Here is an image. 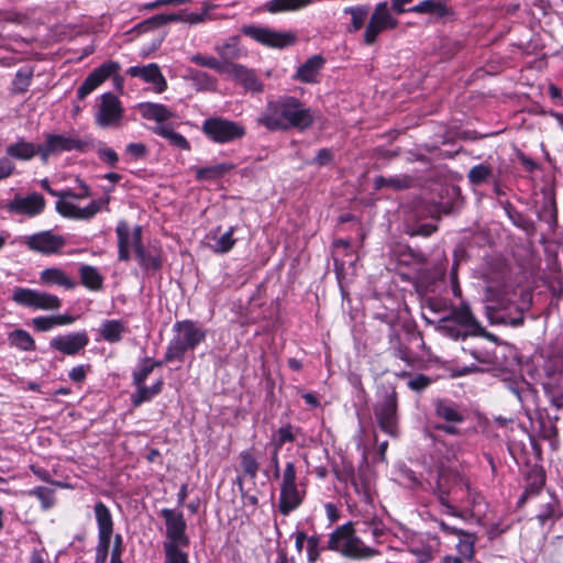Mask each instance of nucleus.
Wrapping results in <instances>:
<instances>
[{
	"instance_id": "obj_1",
	"label": "nucleus",
	"mask_w": 563,
	"mask_h": 563,
	"mask_svg": "<svg viewBox=\"0 0 563 563\" xmlns=\"http://www.w3.org/2000/svg\"><path fill=\"white\" fill-rule=\"evenodd\" d=\"M314 118L310 108L294 96H279L275 100L267 101L264 112L257 119V123L268 131L300 132L312 126Z\"/></svg>"
},
{
	"instance_id": "obj_2",
	"label": "nucleus",
	"mask_w": 563,
	"mask_h": 563,
	"mask_svg": "<svg viewBox=\"0 0 563 563\" xmlns=\"http://www.w3.org/2000/svg\"><path fill=\"white\" fill-rule=\"evenodd\" d=\"M434 494L443 514L465 519L467 481L459 472L441 465Z\"/></svg>"
},
{
	"instance_id": "obj_3",
	"label": "nucleus",
	"mask_w": 563,
	"mask_h": 563,
	"mask_svg": "<svg viewBox=\"0 0 563 563\" xmlns=\"http://www.w3.org/2000/svg\"><path fill=\"white\" fill-rule=\"evenodd\" d=\"M452 207L424 199H415L405 208L404 224L410 236L428 238L438 231V222L442 214H449Z\"/></svg>"
},
{
	"instance_id": "obj_4",
	"label": "nucleus",
	"mask_w": 563,
	"mask_h": 563,
	"mask_svg": "<svg viewBox=\"0 0 563 563\" xmlns=\"http://www.w3.org/2000/svg\"><path fill=\"white\" fill-rule=\"evenodd\" d=\"M173 332L174 335L165 352V361L169 362L183 363L186 353L194 351L207 336L206 330L190 319L176 321L173 325Z\"/></svg>"
},
{
	"instance_id": "obj_5",
	"label": "nucleus",
	"mask_w": 563,
	"mask_h": 563,
	"mask_svg": "<svg viewBox=\"0 0 563 563\" xmlns=\"http://www.w3.org/2000/svg\"><path fill=\"white\" fill-rule=\"evenodd\" d=\"M201 132L213 143L228 144L242 140L246 135V128L223 117H210L202 122Z\"/></svg>"
},
{
	"instance_id": "obj_6",
	"label": "nucleus",
	"mask_w": 563,
	"mask_h": 563,
	"mask_svg": "<svg viewBox=\"0 0 563 563\" xmlns=\"http://www.w3.org/2000/svg\"><path fill=\"white\" fill-rule=\"evenodd\" d=\"M306 487L302 483H297L296 471L292 463H287L280 481V493L278 499V509L284 516L295 511L303 501Z\"/></svg>"
},
{
	"instance_id": "obj_7",
	"label": "nucleus",
	"mask_w": 563,
	"mask_h": 563,
	"mask_svg": "<svg viewBox=\"0 0 563 563\" xmlns=\"http://www.w3.org/2000/svg\"><path fill=\"white\" fill-rule=\"evenodd\" d=\"M378 428L386 434L399 435L398 394L394 387L385 391L373 407Z\"/></svg>"
},
{
	"instance_id": "obj_8",
	"label": "nucleus",
	"mask_w": 563,
	"mask_h": 563,
	"mask_svg": "<svg viewBox=\"0 0 563 563\" xmlns=\"http://www.w3.org/2000/svg\"><path fill=\"white\" fill-rule=\"evenodd\" d=\"M121 66L118 62L107 60L99 67L95 68L82 81L77 89V97L79 100H84L95 89L102 85L107 79L112 78L114 85L122 89L123 77L119 75Z\"/></svg>"
},
{
	"instance_id": "obj_9",
	"label": "nucleus",
	"mask_w": 563,
	"mask_h": 563,
	"mask_svg": "<svg viewBox=\"0 0 563 563\" xmlns=\"http://www.w3.org/2000/svg\"><path fill=\"white\" fill-rule=\"evenodd\" d=\"M241 32L245 36L269 48L282 49L292 46L297 41L296 34L291 31L278 32L267 26H260L255 24L243 25Z\"/></svg>"
},
{
	"instance_id": "obj_10",
	"label": "nucleus",
	"mask_w": 563,
	"mask_h": 563,
	"mask_svg": "<svg viewBox=\"0 0 563 563\" xmlns=\"http://www.w3.org/2000/svg\"><path fill=\"white\" fill-rule=\"evenodd\" d=\"M12 300L21 307L33 310H57L62 307V300L56 295L25 287H15Z\"/></svg>"
},
{
	"instance_id": "obj_11",
	"label": "nucleus",
	"mask_w": 563,
	"mask_h": 563,
	"mask_svg": "<svg viewBox=\"0 0 563 563\" xmlns=\"http://www.w3.org/2000/svg\"><path fill=\"white\" fill-rule=\"evenodd\" d=\"M90 142L82 141L76 137L66 136L63 134H46L45 142L40 144V156L43 162H46L53 154L62 152H87L90 147Z\"/></svg>"
},
{
	"instance_id": "obj_12",
	"label": "nucleus",
	"mask_w": 563,
	"mask_h": 563,
	"mask_svg": "<svg viewBox=\"0 0 563 563\" xmlns=\"http://www.w3.org/2000/svg\"><path fill=\"white\" fill-rule=\"evenodd\" d=\"M123 112L120 99L113 92H104L100 96L95 121L100 128L117 126L122 120Z\"/></svg>"
},
{
	"instance_id": "obj_13",
	"label": "nucleus",
	"mask_w": 563,
	"mask_h": 563,
	"mask_svg": "<svg viewBox=\"0 0 563 563\" xmlns=\"http://www.w3.org/2000/svg\"><path fill=\"white\" fill-rule=\"evenodd\" d=\"M161 515L166 526V541L163 544L188 547L190 541L186 534L187 523L183 512L164 508L161 510Z\"/></svg>"
},
{
	"instance_id": "obj_14",
	"label": "nucleus",
	"mask_w": 563,
	"mask_h": 563,
	"mask_svg": "<svg viewBox=\"0 0 563 563\" xmlns=\"http://www.w3.org/2000/svg\"><path fill=\"white\" fill-rule=\"evenodd\" d=\"M143 229L135 225L133 229V249L141 268L146 274H155L163 267V257L159 250H146L142 241Z\"/></svg>"
},
{
	"instance_id": "obj_15",
	"label": "nucleus",
	"mask_w": 563,
	"mask_h": 563,
	"mask_svg": "<svg viewBox=\"0 0 563 563\" xmlns=\"http://www.w3.org/2000/svg\"><path fill=\"white\" fill-rule=\"evenodd\" d=\"M455 323H457L468 336H481L487 340H495V335L488 332L476 319L467 303H461L452 309L449 314Z\"/></svg>"
},
{
	"instance_id": "obj_16",
	"label": "nucleus",
	"mask_w": 563,
	"mask_h": 563,
	"mask_svg": "<svg viewBox=\"0 0 563 563\" xmlns=\"http://www.w3.org/2000/svg\"><path fill=\"white\" fill-rule=\"evenodd\" d=\"M437 522L443 534L457 538L455 548L459 555L467 561L473 560L475 554V543L477 541L476 533L468 532L455 526L449 525L442 519L437 520Z\"/></svg>"
},
{
	"instance_id": "obj_17",
	"label": "nucleus",
	"mask_w": 563,
	"mask_h": 563,
	"mask_svg": "<svg viewBox=\"0 0 563 563\" xmlns=\"http://www.w3.org/2000/svg\"><path fill=\"white\" fill-rule=\"evenodd\" d=\"M66 241L62 235L52 231H42L25 238V245L30 251L45 255L57 254L65 246Z\"/></svg>"
},
{
	"instance_id": "obj_18",
	"label": "nucleus",
	"mask_w": 563,
	"mask_h": 563,
	"mask_svg": "<svg viewBox=\"0 0 563 563\" xmlns=\"http://www.w3.org/2000/svg\"><path fill=\"white\" fill-rule=\"evenodd\" d=\"M89 341L87 331L82 330L54 336L49 341V347L64 355L74 356L79 354L89 344Z\"/></svg>"
},
{
	"instance_id": "obj_19",
	"label": "nucleus",
	"mask_w": 563,
	"mask_h": 563,
	"mask_svg": "<svg viewBox=\"0 0 563 563\" xmlns=\"http://www.w3.org/2000/svg\"><path fill=\"white\" fill-rule=\"evenodd\" d=\"M126 74L133 78H140L144 82L154 85L157 93H162L167 89V81L156 63L144 66H131L126 69Z\"/></svg>"
},
{
	"instance_id": "obj_20",
	"label": "nucleus",
	"mask_w": 563,
	"mask_h": 563,
	"mask_svg": "<svg viewBox=\"0 0 563 563\" xmlns=\"http://www.w3.org/2000/svg\"><path fill=\"white\" fill-rule=\"evenodd\" d=\"M46 206V201L41 194L32 192L24 198L16 197L7 205L10 212L35 217L41 214Z\"/></svg>"
},
{
	"instance_id": "obj_21",
	"label": "nucleus",
	"mask_w": 563,
	"mask_h": 563,
	"mask_svg": "<svg viewBox=\"0 0 563 563\" xmlns=\"http://www.w3.org/2000/svg\"><path fill=\"white\" fill-rule=\"evenodd\" d=\"M520 470L526 481L527 494H539L545 483L543 467L537 463V460H526Z\"/></svg>"
},
{
	"instance_id": "obj_22",
	"label": "nucleus",
	"mask_w": 563,
	"mask_h": 563,
	"mask_svg": "<svg viewBox=\"0 0 563 563\" xmlns=\"http://www.w3.org/2000/svg\"><path fill=\"white\" fill-rule=\"evenodd\" d=\"M324 65L325 59L322 55H313L297 68L292 78L303 84H317Z\"/></svg>"
},
{
	"instance_id": "obj_23",
	"label": "nucleus",
	"mask_w": 563,
	"mask_h": 563,
	"mask_svg": "<svg viewBox=\"0 0 563 563\" xmlns=\"http://www.w3.org/2000/svg\"><path fill=\"white\" fill-rule=\"evenodd\" d=\"M225 75L231 76L236 82L252 92H262L264 89L263 82L255 75L254 70L249 69L244 65H229Z\"/></svg>"
},
{
	"instance_id": "obj_24",
	"label": "nucleus",
	"mask_w": 563,
	"mask_h": 563,
	"mask_svg": "<svg viewBox=\"0 0 563 563\" xmlns=\"http://www.w3.org/2000/svg\"><path fill=\"white\" fill-rule=\"evenodd\" d=\"M543 195V200L541 203V207L537 213L538 219L541 221H544L549 224L550 229L552 231H555L559 224L558 219V205H556V198L555 192L552 189H542L541 190Z\"/></svg>"
},
{
	"instance_id": "obj_25",
	"label": "nucleus",
	"mask_w": 563,
	"mask_h": 563,
	"mask_svg": "<svg viewBox=\"0 0 563 563\" xmlns=\"http://www.w3.org/2000/svg\"><path fill=\"white\" fill-rule=\"evenodd\" d=\"M415 178L408 174L394 175V176H376L374 178L373 187L375 190L389 188L394 191H402L410 189L413 186Z\"/></svg>"
},
{
	"instance_id": "obj_26",
	"label": "nucleus",
	"mask_w": 563,
	"mask_h": 563,
	"mask_svg": "<svg viewBox=\"0 0 563 563\" xmlns=\"http://www.w3.org/2000/svg\"><path fill=\"white\" fill-rule=\"evenodd\" d=\"M379 2L375 5L364 31V44L372 46L376 43L380 33L387 31Z\"/></svg>"
},
{
	"instance_id": "obj_27",
	"label": "nucleus",
	"mask_w": 563,
	"mask_h": 563,
	"mask_svg": "<svg viewBox=\"0 0 563 563\" xmlns=\"http://www.w3.org/2000/svg\"><path fill=\"white\" fill-rule=\"evenodd\" d=\"M115 234L118 239V260L120 262H129L131 260V246H133V231H131L125 220L118 222Z\"/></svg>"
},
{
	"instance_id": "obj_28",
	"label": "nucleus",
	"mask_w": 563,
	"mask_h": 563,
	"mask_svg": "<svg viewBox=\"0 0 563 563\" xmlns=\"http://www.w3.org/2000/svg\"><path fill=\"white\" fill-rule=\"evenodd\" d=\"M241 38L239 35L230 36L225 42L214 47L220 57V62L228 65H238L234 60L243 56L241 48Z\"/></svg>"
},
{
	"instance_id": "obj_29",
	"label": "nucleus",
	"mask_w": 563,
	"mask_h": 563,
	"mask_svg": "<svg viewBox=\"0 0 563 563\" xmlns=\"http://www.w3.org/2000/svg\"><path fill=\"white\" fill-rule=\"evenodd\" d=\"M235 165L233 163H219L212 166L192 167L195 178L197 181H216L224 177L228 173L233 170Z\"/></svg>"
},
{
	"instance_id": "obj_30",
	"label": "nucleus",
	"mask_w": 563,
	"mask_h": 563,
	"mask_svg": "<svg viewBox=\"0 0 563 563\" xmlns=\"http://www.w3.org/2000/svg\"><path fill=\"white\" fill-rule=\"evenodd\" d=\"M128 332L126 323L120 319H107L99 328V334L108 343H118Z\"/></svg>"
},
{
	"instance_id": "obj_31",
	"label": "nucleus",
	"mask_w": 563,
	"mask_h": 563,
	"mask_svg": "<svg viewBox=\"0 0 563 563\" xmlns=\"http://www.w3.org/2000/svg\"><path fill=\"white\" fill-rule=\"evenodd\" d=\"M500 203L508 219L515 227L525 231L528 235H533L537 232L534 222L521 211L517 210L510 201L507 200Z\"/></svg>"
},
{
	"instance_id": "obj_32",
	"label": "nucleus",
	"mask_w": 563,
	"mask_h": 563,
	"mask_svg": "<svg viewBox=\"0 0 563 563\" xmlns=\"http://www.w3.org/2000/svg\"><path fill=\"white\" fill-rule=\"evenodd\" d=\"M377 554L378 551L376 549L365 545L363 541L354 533L347 541V545L342 552L343 556L356 560L371 559Z\"/></svg>"
},
{
	"instance_id": "obj_33",
	"label": "nucleus",
	"mask_w": 563,
	"mask_h": 563,
	"mask_svg": "<svg viewBox=\"0 0 563 563\" xmlns=\"http://www.w3.org/2000/svg\"><path fill=\"white\" fill-rule=\"evenodd\" d=\"M152 132L168 141L169 145L183 150L190 151L191 146L189 141L180 133L173 130L170 124H157L152 128Z\"/></svg>"
},
{
	"instance_id": "obj_34",
	"label": "nucleus",
	"mask_w": 563,
	"mask_h": 563,
	"mask_svg": "<svg viewBox=\"0 0 563 563\" xmlns=\"http://www.w3.org/2000/svg\"><path fill=\"white\" fill-rule=\"evenodd\" d=\"M396 258L400 265L406 266H422L428 262V255L424 252L409 245L400 246L396 251Z\"/></svg>"
},
{
	"instance_id": "obj_35",
	"label": "nucleus",
	"mask_w": 563,
	"mask_h": 563,
	"mask_svg": "<svg viewBox=\"0 0 563 563\" xmlns=\"http://www.w3.org/2000/svg\"><path fill=\"white\" fill-rule=\"evenodd\" d=\"M434 411L437 417L445 420L446 422L462 423L465 418L460 411L459 406L445 399H438L434 402Z\"/></svg>"
},
{
	"instance_id": "obj_36",
	"label": "nucleus",
	"mask_w": 563,
	"mask_h": 563,
	"mask_svg": "<svg viewBox=\"0 0 563 563\" xmlns=\"http://www.w3.org/2000/svg\"><path fill=\"white\" fill-rule=\"evenodd\" d=\"M354 532L353 525L351 522L344 523L338 527L330 536L327 548L331 551H336L342 554L347 541Z\"/></svg>"
},
{
	"instance_id": "obj_37",
	"label": "nucleus",
	"mask_w": 563,
	"mask_h": 563,
	"mask_svg": "<svg viewBox=\"0 0 563 563\" xmlns=\"http://www.w3.org/2000/svg\"><path fill=\"white\" fill-rule=\"evenodd\" d=\"M408 11L411 13H419V14H432L438 19L445 18L453 13L452 9L446 7L445 4L441 3L440 1L435 0H423L420 1L418 4L408 8Z\"/></svg>"
},
{
	"instance_id": "obj_38",
	"label": "nucleus",
	"mask_w": 563,
	"mask_h": 563,
	"mask_svg": "<svg viewBox=\"0 0 563 563\" xmlns=\"http://www.w3.org/2000/svg\"><path fill=\"white\" fill-rule=\"evenodd\" d=\"M141 114L146 120H154L157 124H167L166 121L173 118V112L162 103L146 102L140 107Z\"/></svg>"
},
{
	"instance_id": "obj_39",
	"label": "nucleus",
	"mask_w": 563,
	"mask_h": 563,
	"mask_svg": "<svg viewBox=\"0 0 563 563\" xmlns=\"http://www.w3.org/2000/svg\"><path fill=\"white\" fill-rule=\"evenodd\" d=\"M79 276L81 285L91 291H98L103 286V277L95 266L81 265Z\"/></svg>"
},
{
	"instance_id": "obj_40",
	"label": "nucleus",
	"mask_w": 563,
	"mask_h": 563,
	"mask_svg": "<svg viewBox=\"0 0 563 563\" xmlns=\"http://www.w3.org/2000/svg\"><path fill=\"white\" fill-rule=\"evenodd\" d=\"M40 279L46 285H57L66 289H73L76 287V283L69 278L60 268L52 267L44 269Z\"/></svg>"
},
{
	"instance_id": "obj_41",
	"label": "nucleus",
	"mask_w": 563,
	"mask_h": 563,
	"mask_svg": "<svg viewBox=\"0 0 563 563\" xmlns=\"http://www.w3.org/2000/svg\"><path fill=\"white\" fill-rule=\"evenodd\" d=\"M8 342L10 346L22 352H32L36 349L33 336L23 329H15L8 333Z\"/></svg>"
},
{
	"instance_id": "obj_42",
	"label": "nucleus",
	"mask_w": 563,
	"mask_h": 563,
	"mask_svg": "<svg viewBox=\"0 0 563 563\" xmlns=\"http://www.w3.org/2000/svg\"><path fill=\"white\" fill-rule=\"evenodd\" d=\"M7 154L16 159L29 161L35 155H40V144L35 145L32 142L19 141L7 147Z\"/></svg>"
},
{
	"instance_id": "obj_43",
	"label": "nucleus",
	"mask_w": 563,
	"mask_h": 563,
	"mask_svg": "<svg viewBox=\"0 0 563 563\" xmlns=\"http://www.w3.org/2000/svg\"><path fill=\"white\" fill-rule=\"evenodd\" d=\"M93 511L98 534H113V519L109 508L102 501H97Z\"/></svg>"
},
{
	"instance_id": "obj_44",
	"label": "nucleus",
	"mask_w": 563,
	"mask_h": 563,
	"mask_svg": "<svg viewBox=\"0 0 563 563\" xmlns=\"http://www.w3.org/2000/svg\"><path fill=\"white\" fill-rule=\"evenodd\" d=\"M170 363L169 361H165V357L161 361H154L152 357H144L139 367L133 372V384L135 386H141L145 383L148 375L154 371L155 367H161L164 364Z\"/></svg>"
},
{
	"instance_id": "obj_45",
	"label": "nucleus",
	"mask_w": 563,
	"mask_h": 563,
	"mask_svg": "<svg viewBox=\"0 0 563 563\" xmlns=\"http://www.w3.org/2000/svg\"><path fill=\"white\" fill-rule=\"evenodd\" d=\"M312 3V0H269L266 9L271 13L298 11Z\"/></svg>"
},
{
	"instance_id": "obj_46",
	"label": "nucleus",
	"mask_w": 563,
	"mask_h": 563,
	"mask_svg": "<svg viewBox=\"0 0 563 563\" xmlns=\"http://www.w3.org/2000/svg\"><path fill=\"white\" fill-rule=\"evenodd\" d=\"M368 4H358L343 9L344 14L351 15V26L349 27V32H357L364 26L368 16Z\"/></svg>"
},
{
	"instance_id": "obj_47",
	"label": "nucleus",
	"mask_w": 563,
	"mask_h": 563,
	"mask_svg": "<svg viewBox=\"0 0 563 563\" xmlns=\"http://www.w3.org/2000/svg\"><path fill=\"white\" fill-rule=\"evenodd\" d=\"M179 20V14L170 13V14H156L153 15L141 23L137 24L136 29L139 32H147L151 30H155L162 27L169 22H175Z\"/></svg>"
},
{
	"instance_id": "obj_48",
	"label": "nucleus",
	"mask_w": 563,
	"mask_h": 563,
	"mask_svg": "<svg viewBox=\"0 0 563 563\" xmlns=\"http://www.w3.org/2000/svg\"><path fill=\"white\" fill-rule=\"evenodd\" d=\"M493 177V168L488 164H477L467 173L468 183L472 186H481Z\"/></svg>"
},
{
	"instance_id": "obj_49",
	"label": "nucleus",
	"mask_w": 563,
	"mask_h": 563,
	"mask_svg": "<svg viewBox=\"0 0 563 563\" xmlns=\"http://www.w3.org/2000/svg\"><path fill=\"white\" fill-rule=\"evenodd\" d=\"M32 78H33V68L30 67V66H24L22 68H20L15 76H14V79L12 81V92L13 93H24L25 91H27L30 85H31V81H32Z\"/></svg>"
},
{
	"instance_id": "obj_50",
	"label": "nucleus",
	"mask_w": 563,
	"mask_h": 563,
	"mask_svg": "<svg viewBox=\"0 0 563 563\" xmlns=\"http://www.w3.org/2000/svg\"><path fill=\"white\" fill-rule=\"evenodd\" d=\"M190 60L198 66L213 69L221 75H225L228 73L229 65L221 63L220 59L214 56L195 54L191 56Z\"/></svg>"
},
{
	"instance_id": "obj_51",
	"label": "nucleus",
	"mask_w": 563,
	"mask_h": 563,
	"mask_svg": "<svg viewBox=\"0 0 563 563\" xmlns=\"http://www.w3.org/2000/svg\"><path fill=\"white\" fill-rule=\"evenodd\" d=\"M296 439V434L294 432V427L290 423L286 426H282L272 438L273 444L275 446L274 455H277L278 449H280L286 443H292Z\"/></svg>"
},
{
	"instance_id": "obj_52",
	"label": "nucleus",
	"mask_w": 563,
	"mask_h": 563,
	"mask_svg": "<svg viewBox=\"0 0 563 563\" xmlns=\"http://www.w3.org/2000/svg\"><path fill=\"white\" fill-rule=\"evenodd\" d=\"M440 322V330L446 336L453 340H465L468 338L466 332L463 331V329L457 323L450 319V316L442 318Z\"/></svg>"
},
{
	"instance_id": "obj_53",
	"label": "nucleus",
	"mask_w": 563,
	"mask_h": 563,
	"mask_svg": "<svg viewBox=\"0 0 563 563\" xmlns=\"http://www.w3.org/2000/svg\"><path fill=\"white\" fill-rule=\"evenodd\" d=\"M234 232L235 227H230L224 233L217 238L214 251L222 254L230 252L236 243V240L233 238Z\"/></svg>"
},
{
	"instance_id": "obj_54",
	"label": "nucleus",
	"mask_w": 563,
	"mask_h": 563,
	"mask_svg": "<svg viewBox=\"0 0 563 563\" xmlns=\"http://www.w3.org/2000/svg\"><path fill=\"white\" fill-rule=\"evenodd\" d=\"M191 79L199 90H214L217 79L206 71L194 70L191 71Z\"/></svg>"
},
{
	"instance_id": "obj_55",
	"label": "nucleus",
	"mask_w": 563,
	"mask_h": 563,
	"mask_svg": "<svg viewBox=\"0 0 563 563\" xmlns=\"http://www.w3.org/2000/svg\"><path fill=\"white\" fill-rule=\"evenodd\" d=\"M109 197L100 200H92L87 207L77 209V220H88L93 218L102 206L109 205Z\"/></svg>"
},
{
	"instance_id": "obj_56",
	"label": "nucleus",
	"mask_w": 563,
	"mask_h": 563,
	"mask_svg": "<svg viewBox=\"0 0 563 563\" xmlns=\"http://www.w3.org/2000/svg\"><path fill=\"white\" fill-rule=\"evenodd\" d=\"M165 563H188V555L180 550L183 545L163 544Z\"/></svg>"
},
{
	"instance_id": "obj_57",
	"label": "nucleus",
	"mask_w": 563,
	"mask_h": 563,
	"mask_svg": "<svg viewBox=\"0 0 563 563\" xmlns=\"http://www.w3.org/2000/svg\"><path fill=\"white\" fill-rule=\"evenodd\" d=\"M435 277L428 269L418 271L416 287L419 291L429 292L434 290Z\"/></svg>"
},
{
	"instance_id": "obj_58",
	"label": "nucleus",
	"mask_w": 563,
	"mask_h": 563,
	"mask_svg": "<svg viewBox=\"0 0 563 563\" xmlns=\"http://www.w3.org/2000/svg\"><path fill=\"white\" fill-rule=\"evenodd\" d=\"M464 48V44L459 40L444 38L440 46L441 56L450 59Z\"/></svg>"
},
{
	"instance_id": "obj_59",
	"label": "nucleus",
	"mask_w": 563,
	"mask_h": 563,
	"mask_svg": "<svg viewBox=\"0 0 563 563\" xmlns=\"http://www.w3.org/2000/svg\"><path fill=\"white\" fill-rule=\"evenodd\" d=\"M112 534H98V543L96 547V563H106L111 543Z\"/></svg>"
},
{
	"instance_id": "obj_60",
	"label": "nucleus",
	"mask_w": 563,
	"mask_h": 563,
	"mask_svg": "<svg viewBox=\"0 0 563 563\" xmlns=\"http://www.w3.org/2000/svg\"><path fill=\"white\" fill-rule=\"evenodd\" d=\"M125 155L129 161L144 159L148 155V148L144 143H129L125 146Z\"/></svg>"
},
{
	"instance_id": "obj_61",
	"label": "nucleus",
	"mask_w": 563,
	"mask_h": 563,
	"mask_svg": "<svg viewBox=\"0 0 563 563\" xmlns=\"http://www.w3.org/2000/svg\"><path fill=\"white\" fill-rule=\"evenodd\" d=\"M137 391L131 396V402L133 407H140L143 402L150 401L154 398V395L150 390L148 386L143 383L141 386H136Z\"/></svg>"
},
{
	"instance_id": "obj_62",
	"label": "nucleus",
	"mask_w": 563,
	"mask_h": 563,
	"mask_svg": "<svg viewBox=\"0 0 563 563\" xmlns=\"http://www.w3.org/2000/svg\"><path fill=\"white\" fill-rule=\"evenodd\" d=\"M42 504L43 509H49L54 505L53 492L45 487H36L31 492Z\"/></svg>"
},
{
	"instance_id": "obj_63",
	"label": "nucleus",
	"mask_w": 563,
	"mask_h": 563,
	"mask_svg": "<svg viewBox=\"0 0 563 563\" xmlns=\"http://www.w3.org/2000/svg\"><path fill=\"white\" fill-rule=\"evenodd\" d=\"M56 211L64 218L77 220L78 207L66 200H57L55 205Z\"/></svg>"
},
{
	"instance_id": "obj_64",
	"label": "nucleus",
	"mask_w": 563,
	"mask_h": 563,
	"mask_svg": "<svg viewBox=\"0 0 563 563\" xmlns=\"http://www.w3.org/2000/svg\"><path fill=\"white\" fill-rule=\"evenodd\" d=\"M432 384V379L424 374H417L408 382V387L415 391H422Z\"/></svg>"
}]
</instances>
